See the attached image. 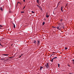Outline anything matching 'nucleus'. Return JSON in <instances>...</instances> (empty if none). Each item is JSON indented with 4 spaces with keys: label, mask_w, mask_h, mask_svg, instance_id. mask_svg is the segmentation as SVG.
I'll return each instance as SVG.
<instances>
[{
    "label": "nucleus",
    "mask_w": 74,
    "mask_h": 74,
    "mask_svg": "<svg viewBox=\"0 0 74 74\" xmlns=\"http://www.w3.org/2000/svg\"><path fill=\"white\" fill-rule=\"evenodd\" d=\"M45 66L46 68H48L49 67V63H47V64H45Z\"/></svg>",
    "instance_id": "obj_1"
},
{
    "label": "nucleus",
    "mask_w": 74,
    "mask_h": 74,
    "mask_svg": "<svg viewBox=\"0 0 74 74\" xmlns=\"http://www.w3.org/2000/svg\"><path fill=\"white\" fill-rule=\"evenodd\" d=\"M56 28L57 29H58V30H60V26H58V27H56Z\"/></svg>",
    "instance_id": "obj_2"
},
{
    "label": "nucleus",
    "mask_w": 74,
    "mask_h": 74,
    "mask_svg": "<svg viewBox=\"0 0 74 74\" xmlns=\"http://www.w3.org/2000/svg\"><path fill=\"white\" fill-rule=\"evenodd\" d=\"M37 3L38 4H39V3H40V0H37Z\"/></svg>",
    "instance_id": "obj_3"
},
{
    "label": "nucleus",
    "mask_w": 74,
    "mask_h": 74,
    "mask_svg": "<svg viewBox=\"0 0 74 74\" xmlns=\"http://www.w3.org/2000/svg\"><path fill=\"white\" fill-rule=\"evenodd\" d=\"M63 6H62L61 7V10L62 11V12H63Z\"/></svg>",
    "instance_id": "obj_4"
},
{
    "label": "nucleus",
    "mask_w": 74,
    "mask_h": 74,
    "mask_svg": "<svg viewBox=\"0 0 74 74\" xmlns=\"http://www.w3.org/2000/svg\"><path fill=\"white\" fill-rule=\"evenodd\" d=\"M42 68H43V67L41 66L40 69V71H41L42 70Z\"/></svg>",
    "instance_id": "obj_5"
},
{
    "label": "nucleus",
    "mask_w": 74,
    "mask_h": 74,
    "mask_svg": "<svg viewBox=\"0 0 74 74\" xmlns=\"http://www.w3.org/2000/svg\"><path fill=\"white\" fill-rule=\"evenodd\" d=\"M35 44H36V41L35 40H34V42H33Z\"/></svg>",
    "instance_id": "obj_6"
},
{
    "label": "nucleus",
    "mask_w": 74,
    "mask_h": 74,
    "mask_svg": "<svg viewBox=\"0 0 74 74\" xmlns=\"http://www.w3.org/2000/svg\"><path fill=\"white\" fill-rule=\"evenodd\" d=\"M37 42H38L37 44H38V45H39V44H40V41L37 40Z\"/></svg>",
    "instance_id": "obj_7"
},
{
    "label": "nucleus",
    "mask_w": 74,
    "mask_h": 74,
    "mask_svg": "<svg viewBox=\"0 0 74 74\" xmlns=\"http://www.w3.org/2000/svg\"><path fill=\"white\" fill-rule=\"evenodd\" d=\"M0 10L1 11H3V8H2V7H0Z\"/></svg>",
    "instance_id": "obj_8"
},
{
    "label": "nucleus",
    "mask_w": 74,
    "mask_h": 74,
    "mask_svg": "<svg viewBox=\"0 0 74 74\" xmlns=\"http://www.w3.org/2000/svg\"><path fill=\"white\" fill-rule=\"evenodd\" d=\"M13 24L14 25L13 27H14V28H15V24H14V23Z\"/></svg>",
    "instance_id": "obj_9"
},
{
    "label": "nucleus",
    "mask_w": 74,
    "mask_h": 74,
    "mask_svg": "<svg viewBox=\"0 0 74 74\" xmlns=\"http://www.w3.org/2000/svg\"><path fill=\"white\" fill-rule=\"evenodd\" d=\"M46 17L47 18H48L49 17V16H48V14H47V15L46 16Z\"/></svg>",
    "instance_id": "obj_10"
},
{
    "label": "nucleus",
    "mask_w": 74,
    "mask_h": 74,
    "mask_svg": "<svg viewBox=\"0 0 74 74\" xmlns=\"http://www.w3.org/2000/svg\"><path fill=\"white\" fill-rule=\"evenodd\" d=\"M53 59H54L53 58L51 60V62H53Z\"/></svg>",
    "instance_id": "obj_11"
},
{
    "label": "nucleus",
    "mask_w": 74,
    "mask_h": 74,
    "mask_svg": "<svg viewBox=\"0 0 74 74\" xmlns=\"http://www.w3.org/2000/svg\"><path fill=\"white\" fill-rule=\"evenodd\" d=\"M72 60L73 61V63L74 64V59Z\"/></svg>",
    "instance_id": "obj_12"
},
{
    "label": "nucleus",
    "mask_w": 74,
    "mask_h": 74,
    "mask_svg": "<svg viewBox=\"0 0 74 74\" xmlns=\"http://www.w3.org/2000/svg\"><path fill=\"white\" fill-rule=\"evenodd\" d=\"M45 24V22H43L42 23V25H44Z\"/></svg>",
    "instance_id": "obj_13"
},
{
    "label": "nucleus",
    "mask_w": 74,
    "mask_h": 74,
    "mask_svg": "<svg viewBox=\"0 0 74 74\" xmlns=\"http://www.w3.org/2000/svg\"><path fill=\"white\" fill-rule=\"evenodd\" d=\"M54 59H57V57H54V58H53Z\"/></svg>",
    "instance_id": "obj_14"
},
{
    "label": "nucleus",
    "mask_w": 74,
    "mask_h": 74,
    "mask_svg": "<svg viewBox=\"0 0 74 74\" xmlns=\"http://www.w3.org/2000/svg\"><path fill=\"white\" fill-rule=\"evenodd\" d=\"M3 55H5V56H8V54H3Z\"/></svg>",
    "instance_id": "obj_15"
},
{
    "label": "nucleus",
    "mask_w": 74,
    "mask_h": 74,
    "mask_svg": "<svg viewBox=\"0 0 74 74\" xmlns=\"http://www.w3.org/2000/svg\"><path fill=\"white\" fill-rule=\"evenodd\" d=\"M1 60H5V58H2Z\"/></svg>",
    "instance_id": "obj_16"
},
{
    "label": "nucleus",
    "mask_w": 74,
    "mask_h": 74,
    "mask_svg": "<svg viewBox=\"0 0 74 74\" xmlns=\"http://www.w3.org/2000/svg\"><path fill=\"white\" fill-rule=\"evenodd\" d=\"M31 12H32V13H33V14H34L35 13L34 12H33V11H32Z\"/></svg>",
    "instance_id": "obj_17"
},
{
    "label": "nucleus",
    "mask_w": 74,
    "mask_h": 74,
    "mask_svg": "<svg viewBox=\"0 0 74 74\" xmlns=\"http://www.w3.org/2000/svg\"><path fill=\"white\" fill-rule=\"evenodd\" d=\"M25 7H26V6H25L24 8H23V10H24V9H25Z\"/></svg>",
    "instance_id": "obj_18"
},
{
    "label": "nucleus",
    "mask_w": 74,
    "mask_h": 74,
    "mask_svg": "<svg viewBox=\"0 0 74 74\" xmlns=\"http://www.w3.org/2000/svg\"><path fill=\"white\" fill-rule=\"evenodd\" d=\"M22 55H23V54H22L21 56H19V58H21V56H22Z\"/></svg>",
    "instance_id": "obj_19"
},
{
    "label": "nucleus",
    "mask_w": 74,
    "mask_h": 74,
    "mask_svg": "<svg viewBox=\"0 0 74 74\" xmlns=\"http://www.w3.org/2000/svg\"><path fill=\"white\" fill-rule=\"evenodd\" d=\"M58 67H60V64H58Z\"/></svg>",
    "instance_id": "obj_20"
},
{
    "label": "nucleus",
    "mask_w": 74,
    "mask_h": 74,
    "mask_svg": "<svg viewBox=\"0 0 74 74\" xmlns=\"http://www.w3.org/2000/svg\"><path fill=\"white\" fill-rule=\"evenodd\" d=\"M24 12H21V13H24Z\"/></svg>",
    "instance_id": "obj_21"
},
{
    "label": "nucleus",
    "mask_w": 74,
    "mask_h": 74,
    "mask_svg": "<svg viewBox=\"0 0 74 74\" xmlns=\"http://www.w3.org/2000/svg\"><path fill=\"white\" fill-rule=\"evenodd\" d=\"M65 50H66V49H67V47H65Z\"/></svg>",
    "instance_id": "obj_22"
},
{
    "label": "nucleus",
    "mask_w": 74,
    "mask_h": 74,
    "mask_svg": "<svg viewBox=\"0 0 74 74\" xmlns=\"http://www.w3.org/2000/svg\"><path fill=\"white\" fill-rule=\"evenodd\" d=\"M36 6H37V7H39V5H36Z\"/></svg>",
    "instance_id": "obj_23"
},
{
    "label": "nucleus",
    "mask_w": 74,
    "mask_h": 74,
    "mask_svg": "<svg viewBox=\"0 0 74 74\" xmlns=\"http://www.w3.org/2000/svg\"><path fill=\"white\" fill-rule=\"evenodd\" d=\"M53 27V28H56V27Z\"/></svg>",
    "instance_id": "obj_24"
},
{
    "label": "nucleus",
    "mask_w": 74,
    "mask_h": 74,
    "mask_svg": "<svg viewBox=\"0 0 74 74\" xmlns=\"http://www.w3.org/2000/svg\"><path fill=\"white\" fill-rule=\"evenodd\" d=\"M39 8H41V7L40 6H39V7H38Z\"/></svg>",
    "instance_id": "obj_25"
},
{
    "label": "nucleus",
    "mask_w": 74,
    "mask_h": 74,
    "mask_svg": "<svg viewBox=\"0 0 74 74\" xmlns=\"http://www.w3.org/2000/svg\"><path fill=\"white\" fill-rule=\"evenodd\" d=\"M51 56H53V54H52V55H51Z\"/></svg>",
    "instance_id": "obj_26"
},
{
    "label": "nucleus",
    "mask_w": 74,
    "mask_h": 74,
    "mask_svg": "<svg viewBox=\"0 0 74 74\" xmlns=\"http://www.w3.org/2000/svg\"><path fill=\"white\" fill-rule=\"evenodd\" d=\"M68 66L69 67H70V65H68Z\"/></svg>",
    "instance_id": "obj_27"
},
{
    "label": "nucleus",
    "mask_w": 74,
    "mask_h": 74,
    "mask_svg": "<svg viewBox=\"0 0 74 74\" xmlns=\"http://www.w3.org/2000/svg\"><path fill=\"white\" fill-rule=\"evenodd\" d=\"M0 46H2V45L0 43Z\"/></svg>",
    "instance_id": "obj_28"
},
{
    "label": "nucleus",
    "mask_w": 74,
    "mask_h": 74,
    "mask_svg": "<svg viewBox=\"0 0 74 74\" xmlns=\"http://www.w3.org/2000/svg\"><path fill=\"white\" fill-rule=\"evenodd\" d=\"M24 2H25V0H23Z\"/></svg>",
    "instance_id": "obj_29"
},
{
    "label": "nucleus",
    "mask_w": 74,
    "mask_h": 74,
    "mask_svg": "<svg viewBox=\"0 0 74 74\" xmlns=\"http://www.w3.org/2000/svg\"><path fill=\"white\" fill-rule=\"evenodd\" d=\"M62 19H61L60 20V21H61V22H62Z\"/></svg>",
    "instance_id": "obj_30"
},
{
    "label": "nucleus",
    "mask_w": 74,
    "mask_h": 74,
    "mask_svg": "<svg viewBox=\"0 0 74 74\" xmlns=\"http://www.w3.org/2000/svg\"><path fill=\"white\" fill-rule=\"evenodd\" d=\"M12 58V57H10L9 58H10H10Z\"/></svg>",
    "instance_id": "obj_31"
},
{
    "label": "nucleus",
    "mask_w": 74,
    "mask_h": 74,
    "mask_svg": "<svg viewBox=\"0 0 74 74\" xmlns=\"http://www.w3.org/2000/svg\"><path fill=\"white\" fill-rule=\"evenodd\" d=\"M58 5H57V8H58Z\"/></svg>",
    "instance_id": "obj_32"
},
{
    "label": "nucleus",
    "mask_w": 74,
    "mask_h": 74,
    "mask_svg": "<svg viewBox=\"0 0 74 74\" xmlns=\"http://www.w3.org/2000/svg\"><path fill=\"white\" fill-rule=\"evenodd\" d=\"M19 4H21V3H19Z\"/></svg>",
    "instance_id": "obj_33"
},
{
    "label": "nucleus",
    "mask_w": 74,
    "mask_h": 74,
    "mask_svg": "<svg viewBox=\"0 0 74 74\" xmlns=\"http://www.w3.org/2000/svg\"><path fill=\"white\" fill-rule=\"evenodd\" d=\"M0 26L2 27V26H1V25H0Z\"/></svg>",
    "instance_id": "obj_34"
},
{
    "label": "nucleus",
    "mask_w": 74,
    "mask_h": 74,
    "mask_svg": "<svg viewBox=\"0 0 74 74\" xmlns=\"http://www.w3.org/2000/svg\"><path fill=\"white\" fill-rule=\"evenodd\" d=\"M69 74H72V73H70Z\"/></svg>",
    "instance_id": "obj_35"
},
{
    "label": "nucleus",
    "mask_w": 74,
    "mask_h": 74,
    "mask_svg": "<svg viewBox=\"0 0 74 74\" xmlns=\"http://www.w3.org/2000/svg\"><path fill=\"white\" fill-rule=\"evenodd\" d=\"M57 8V7L56 8V9H56V8Z\"/></svg>",
    "instance_id": "obj_36"
},
{
    "label": "nucleus",
    "mask_w": 74,
    "mask_h": 74,
    "mask_svg": "<svg viewBox=\"0 0 74 74\" xmlns=\"http://www.w3.org/2000/svg\"><path fill=\"white\" fill-rule=\"evenodd\" d=\"M12 46V44L11 45V46Z\"/></svg>",
    "instance_id": "obj_37"
},
{
    "label": "nucleus",
    "mask_w": 74,
    "mask_h": 74,
    "mask_svg": "<svg viewBox=\"0 0 74 74\" xmlns=\"http://www.w3.org/2000/svg\"><path fill=\"white\" fill-rule=\"evenodd\" d=\"M18 3H19V2H18Z\"/></svg>",
    "instance_id": "obj_38"
},
{
    "label": "nucleus",
    "mask_w": 74,
    "mask_h": 74,
    "mask_svg": "<svg viewBox=\"0 0 74 74\" xmlns=\"http://www.w3.org/2000/svg\"><path fill=\"white\" fill-rule=\"evenodd\" d=\"M7 60H8L7 59H6Z\"/></svg>",
    "instance_id": "obj_39"
},
{
    "label": "nucleus",
    "mask_w": 74,
    "mask_h": 74,
    "mask_svg": "<svg viewBox=\"0 0 74 74\" xmlns=\"http://www.w3.org/2000/svg\"><path fill=\"white\" fill-rule=\"evenodd\" d=\"M14 56L13 57V58H14Z\"/></svg>",
    "instance_id": "obj_40"
}]
</instances>
